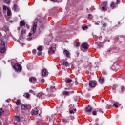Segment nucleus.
<instances>
[{"instance_id": "obj_1", "label": "nucleus", "mask_w": 125, "mask_h": 125, "mask_svg": "<svg viewBox=\"0 0 125 125\" xmlns=\"http://www.w3.org/2000/svg\"><path fill=\"white\" fill-rule=\"evenodd\" d=\"M4 42H6V38H5L2 39L0 42V52H1V53H3L6 50L5 43H4Z\"/></svg>"}, {"instance_id": "obj_2", "label": "nucleus", "mask_w": 125, "mask_h": 125, "mask_svg": "<svg viewBox=\"0 0 125 125\" xmlns=\"http://www.w3.org/2000/svg\"><path fill=\"white\" fill-rule=\"evenodd\" d=\"M13 68H14L15 72H17V73H20V72L22 71L21 65L19 63L15 64L13 66Z\"/></svg>"}, {"instance_id": "obj_3", "label": "nucleus", "mask_w": 125, "mask_h": 125, "mask_svg": "<svg viewBox=\"0 0 125 125\" xmlns=\"http://www.w3.org/2000/svg\"><path fill=\"white\" fill-rule=\"evenodd\" d=\"M55 50H56V45L55 44H53L51 47L49 48L48 53L49 54L50 53H54L55 52Z\"/></svg>"}, {"instance_id": "obj_4", "label": "nucleus", "mask_w": 125, "mask_h": 125, "mask_svg": "<svg viewBox=\"0 0 125 125\" xmlns=\"http://www.w3.org/2000/svg\"><path fill=\"white\" fill-rule=\"evenodd\" d=\"M37 25H38V23L37 22H34L33 24L32 28L31 29V31L32 32L33 35H35V33H36Z\"/></svg>"}, {"instance_id": "obj_5", "label": "nucleus", "mask_w": 125, "mask_h": 125, "mask_svg": "<svg viewBox=\"0 0 125 125\" xmlns=\"http://www.w3.org/2000/svg\"><path fill=\"white\" fill-rule=\"evenodd\" d=\"M96 83L97 82L95 81H92L89 83V86L90 87H95L96 86Z\"/></svg>"}, {"instance_id": "obj_6", "label": "nucleus", "mask_w": 125, "mask_h": 125, "mask_svg": "<svg viewBox=\"0 0 125 125\" xmlns=\"http://www.w3.org/2000/svg\"><path fill=\"white\" fill-rule=\"evenodd\" d=\"M85 110L87 113H89L92 111V107L91 106L88 105L85 108Z\"/></svg>"}, {"instance_id": "obj_7", "label": "nucleus", "mask_w": 125, "mask_h": 125, "mask_svg": "<svg viewBox=\"0 0 125 125\" xmlns=\"http://www.w3.org/2000/svg\"><path fill=\"white\" fill-rule=\"evenodd\" d=\"M99 82L101 84H103V83H104L105 82V79L103 77L100 78L99 79Z\"/></svg>"}, {"instance_id": "obj_8", "label": "nucleus", "mask_w": 125, "mask_h": 125, "mask_svg": "<svg viewBox=\"0 0 125 125\" xmlns=\"http://www.w3.org/2000/svg\"><path fill=\"white\" fill-rule=\"evenodd\" d=\"M38 114H39V110L37 109L31 112V115H32V116H35V115H38Z\"/></svg>"}, {"instance_id": "obj_9", "label": "nucleus", "mask_w": 125, "mask_h": 125, "mask_svg": "<svg viewBox=\"0 0 125 125\" xmlns=\"http://www.w3.org/2000/svg\"><path fill=\"white\" fill-rule=\"evenodd\" d=\"M82 46L84 49H87L88 48V44L86 43H83L82 44Z\"/></svg>"}, {"instance_id": "obj_10", "label": "nucleus", "mask_w": 125, "mask_h": 125, "mask_svg": "<svg viewBox=\"0 0 125 125\" xmlns=\"http://www.w3.org/2000/svg\"><path fill=\"white\" fill-rule=\"evenodd\" d=\"M63 54H64V55H66L68 57H69L70 56V52H69L67 50H64L63 51Z\"/></svg>"}, {"instance_id": "obj_11", "label": "nucleus", "mask_w": 125, "mask_h": 125, "mask_svg": "<svg viewBox=\"0 0 125 125\" xmlns=\"http://www.w3.org/2000/svg\"><path fill=\"white\" fill-rule=\"evenodd\" d=\"M13 8L15 11H18V10H19V8L18 7V6L16 4H15L14 5Z\"/></svg>"}, {"instance_id": "obj_12", "label": "nucleus", "mask_w": 125, "mask_h": 125, "mask_svg": "<svg viewBox=\"0 0 125 125\" xmlns=\"http://www.w3.org/2000/svg\"><path fill=\"white\" fill-rule=\"evenodd\" d=\"M7 14L8 16H10V15H11V10L10 9V8H9V7L7 8Z\"/></svg>"}, {"instance_id": "obj_13", "label": "nucleus", "mask_w": 125, "mask_h": 125, "mask_svg": "<svg viewBox=\"0 0 125 125\" xmlns=\"http://www.w3.org/2000/svg\"><path fill=\"white\" fill-rule=\"evenodd\" d=\"M62 94L63 95H70V92L67 91H63Z\"/></svg>"}, {"instance_id": "obj_14", "label": "nucleus", "mask_w": 125, "mask_h": 125, "mask_svg": "<svg viewBox=\"0 0 125 125\" xmlns=\"http://www.w3.org/2000/svg\"><path fill=\"white\" fill-rule=\"evenodd\" d=\"M15 120L17 123H19L20 122V117L19 116H15Z\"/></svg>"}, {"instance_id": "obj_15", "label": "nucleus", "mask_w": 125, "mask_h": 125, "mask_svg": "<svg viewBox=\"0 0 125 125\" xmlns=\"http://www.w3.org/2000/svg\"><path fill=\"white\" fill-rule=\"evenodd\" d=\"M42 74L43 76H45V75H46V70H45V69H43L42 71Z\"/></svg>"}, {"instance_id": "obj_16", "label": "nucleus", "mask_w": 125, "mask_h": 125, "mask_svg": "<svg viewBox=\"0 0 125 125\" xmlns=\"http://www.w3.org/2000/svg\"><path fill=\"white\" fill-rule=\"evenodd\" d=\"M25 25H26V23H25V22H24L23 21H21L20 26L23 27V26H25Z\"/></svg>"}, {"instance_id": "obj_17", "label": "nucleus", "mask_w": 125, "mask_h": 125, "mask_svg": "<svg viewBox=\"0 0 125 125\" xmlns=\"http://www.w3.org/2000/svg\"><path fill=\"white\" fill-rule=\"evenodd\" d=\"M23 96L25 98H29L30 97V94H29L28 93H26L24 94Z\"/></svg>"}, {"instance_id": "obj_18", "label": "nucleus", "mask_w": 125, "mask_h": 125, "mask_svg": "<svg viewBox=\"0 0 125 125\" xmlns=\"http://www.w3.org/2000/svg\"><path fill=\"white\" fill-rule=\"evenodd\" d=\"M21 109H22V110H25V109H27V106L22 104L21 105Z\"/></svg>"}, {"instance_id": "obj_19", "label": "nucleus", "mask_w": 125, "mask_h": 125, "mask_svg": "<svg viewBox=\"0 0 125 125\" xmlns=\"http://www.w3.org/2000/svg\"><path fill=\"white\" fill-rule=\"evenodd\" d=\"M26 34V30L25 29H22L21 30V37H23V35H25Z\"/></svg>"}, {"instance_id": "obj_20", "label": "nucleus", "mask_w": 125, "mask_h": 125, "mask_svg": "<svg viewBox=\"0 0 125 125\" xmlns=\"http://www.w3.org/2000/svg\"><path fill=\"white\" fill-rule=\"evenodd\" d=\"M10 2H11V0H5V3H6V4H10Z\"/></svg>"}, {"instance_id": "obj_21", "label": "nucleus", "mask_w": 125, "mask_h": 125, "mask_svg": "<svg viewBox=\"0 0 125 125\" xmlns=\"http://www.w3.org/2000/svg\"><path fill=\"white\" fill-rule=\"evenodd\" d=\"M36 78L35 77H31V78H29V82H32L33 81H36Z\"/></svg>"}, {"instance_id": "obj_22", "label": "nucleus", "mask_w": 125, "mask_h": 125, "mask_svg": "<svg viewBox=\"0 0 125 125\" xmlns=\"http://www.w3.org/2000/svg\"><path fill=\"white\" fill-rule=\"evenodd\" d=\"M99 111L100 112L103 113V111H102V109H98V108L96 109V112H99Z\"/></svg>"}, {"instance_id": "obj_23", "label": "nucleus", "mask_w": 125, "mask_h": 125, "mask_svg": "<svg viewBox=\"0 0 125 125\" xmlns=\"http://www.w3.org/2000/svg\"><path fill=\"white\" fill-rule=\"evenodd\" d=\"M114 5H115V3L112 2L110 5L111 7H112V9H114Z\"/></svg>"}, {"instance_id": "obj_24", "label": "nucleus", "mask_w": 125, "mask_h": 125, "mask_svg": "<svg viewBox=\"0 0 125 125\" xmlns=\"http://www.w3.org/2000/svg\"><path fill=\"white\" fill-rule=\"evenodd\" d=\"M63 65H64L65 67H68L69 66V63H68V62H63Z\"/></svg>"}, {"instance_id": "obj_25", "label": "nucleus", "mask_w": 125, "mask_h": 125, "mask_svg": "<svg viewBox=\"0 0 125 125\" xmlns=\"http://www.w3.org/2000/svg\"><path fill=\"white\" fill-rule=\"evenodd\" d=\"M20 100H18L16 102V105H18V106H19V105L20 104Z\"/></svg>"}, {"instance_id": "obj_26", "label": "nucleus", "mask_w": 125, "mask_h": 125, "mask_svg": "<svg viewBox=\"0 0 125 125\" xmlns=\"http://www.w3.org/2000/svg\"><path fill=\"white\" fill-rule=\"evenodd\" d=\"M74 107V105L73 104H70L69 106V110H72L73 109Z\"/></svg>"}, {"instance_id": "obj_27", "label": "nucleus", "mask_w": 125, "mask_h": 125, "mask_svg": "<svg viewBox=\"0 0 125 125\" xmlns=\"http://www.w3.org/2000/svg\"><path fill=\"white\" fill-rule=\"evenodd\" d=\"M125 86H122V87H121V91H122V92H124V91H125Z\"/></svg>"}, {"instance_id": "obj_28", "label": "nucleus", "mask_w": 125, "mask_h": 125, "mask_svg": "<svg viewBox=\"0 0 125 125\" xmlns=\"http://www.w3.org/2000/svg\"><path fill=\"white\" fill-rule=\"evenodd\" d=\"M118 103H115L113 104V106H114L115 108H118Z\"/></svg>"}, {"instance_id": "obj_29", "label": "nucleus", "mask_w": 125, "mask_h": 125, "mask_svg": "<svg viewBox=\"0 0 125 125\" xmlns=\"http://www.w3.org/2000/svg\"><path fill=\"white\" fill-rule=\"evenodd\" d=\"M66 83H72V80L71 79H68L67 81H66Z\"/></svg>"}, {"instance_id": "obj_30", "label": "nucleus", "mask_w": 125, "mask_h": 125, "mask_svg": "<svg viewBox=\"0 0 125 125\" xmlns=\"http://www.w3.org/2000/svg\"><path fill=\"white\" fill-rule=\"evenodd\" d=\"M87 26H86L82 27L83 30L84 31H85V30H87Z\"/></svg>"}, {"instance_id": "obj_31", "label": "nucleus", "mask_w": 125, "mask_h": 125, "mask_svg": "<svg viewBox=\"0 0 125 125\" xmlns=\"http://www.w3.org/2000/svg\"><path fill=\"white\" fill-rule=\"evenodd\" d=\"M37 50L39 51H42V46H40L39 47L37 48Z\"/></svg>"}, {"instance_id": "obj_32", "label": "nucleus", "mask_w": 125, "mask_h": 125, "mask_svg": "<svg viewBox=\"0 0 125 125\" xmlns=\"http://www.w3.org/2000/svg\"><path fill=\"white\" fill-rule=\"evenodd\" d=\"M2 112H3L2 111V108H0V117L1 116V115H2Z\"/></svg>"}, {"instance_id": "obj_33", "label": "nucleus", "mask_w": 125, "mask_h": 125, "mask_svg": "<svg viewBox=\"0 0 125 125\" xmlns=\"http://www.w3.org/2000/svg\"><path fill=\"white\" fill-rule=\"evenodd\" d=\"M42 51H39L38 52V55H42Z\"/></svg>"}, {"instance_id": "obj_34", "label": "nucleus", "mask_w": 125, "mask_h": 125, "mask_svg": "<svg viewBox=\"0 0 125 125\" xmlns=\"http://www.w3.org/2000/svg\"><path fill=\"white\" fill-rule=\"evenodd\" d=\"M92 114L93 115V116H96L97 115L96 111H93Z\"/></svg>"}, {"instance_id": "obj_35", "label": "nucleus", "mask_w": 125, "mask_h": 125, "mask_svg": "<svg viewBox=\"0 0 125 125\" xmlns=\"http://www.w3.org/2000/svg\"><path fill=\"white\" fill-rule=\"evenodd\" d=\"M102 75L103 76H106V75H107V73H106V72L104 71V72H102Z\"/></svg>"}, {"instance_id": "obj_36", "label": "nucleus", "mask_w": 125, "mask_h": 125, "mask_svg": "<svg viewBox=\"0 0 125 125\" xmlns=\"http://www.w3.org/2000/svg\"><path fill=\"white\" fill-rule=\"evenodd\" d=\"M29 92H30V93H33V94H35V91H33L32 90H30Z\"/></svg>"}, {"instance_id": "obj_37", "label": "nucleus", "mask_w": 125, "mask_h": 125, "mask_svg": "<svg viewBox=\"0 0 125 125\" xmlns=\"http://www.w3.org/2000/svg\"><path fill=\"white\" fill-rule=\"evenodd\" d=\"M32 52L33 53H34V54L37 53V50L36 49L33 50Z\"/></svg>"}, {"instance_id": "obj_38", "label": "nucleus", "mask_w": 125, "mask_h": 125, "mask_svg": "<svg viewBox=\"0 0 125 125\" xmlns=\"http://www.w3.org/2000/svg\"><path fill=\"white\" fill-rule=\"evenodd\" d=\"M3 10H6V9H7V8L6 7V6H3Z\"/></svg>"}, {"instance_id": "obj_39", "label": "nucleus", "mask_w": 125, "mask_h": 125, "mask_svg": "<svg viewBox=\"0 0 125 125\" xmlns=\"http://www.w3.org/2000/svg\"><path fill=\"white\" fill-rule=\"evenodd\" d=\"M102 9L103 11H105V10H106V8H105V7H103Z\"/></svg>"}, {"instance_id": "obj_40", "label": "nucleus", "mask_w": 125, "mask_h": 125, "mask_svg": "<svg viewBox=\"0 0 125 125\" xmlns=\"http://www.w3.org/2000/svg\"><path fill=\"white\" fill-rule=\"evenodd\" d=\"M69 113H70V114H74V111H73V110H70V111H69Z\"/></svg>"}, {"instance_id": "obj_41", "label": "nucleus", "mask_w": 125, "mask_h": 125, "mask_svg": "<svg viewBox=\"0 0 125 125\" xmlns=\"http://www.w3.org/2000/svg\"><path fill=\"white\" fill-rule=\"evenodd\" d=\"M51 1H53V2H56L57 1V0H51Z\"/></svg>"}, {"instance_id": "obj_42", "label": "nucleus", "mask_w": 125, "mask_h": 125, "mask_svg": "<svg viewBox=\"0 0 125 125\" xmlns=\"http://www.w3.org/2000/svg\"><path fill=\"white\" fill-rule=\"evenodd\" d=\"M117 0V4H119L120 3V0Z\"/></svg>"}, {"instance_id": "obj_43", "label": "nucleus", "mask_w": 125, "mask_h": 125, "mask_svg": "<svg viewBox=\"0 0 125 125\" xmlns=\"http://www.w3.org/2000/svg\"><path fill=\"white\" fill-rule=\"evenodd\" d=\"M76 46H77V47L80 46V43H76Z\"/></svg>"}, {"instance_id": "obj_44", "label": "nucleus", "mask_w": 125, "mask_h": 125, "mask_svg": "<svg viewBox=\"0 0 125 125\" xmlns=\"http://www.w3.org/2000/svg\"><path fill=\"white\" fill-rule=\"evenodd\" d=\"M42 83H44V80L43 79L41 80Z\"/></svg>"}, {"instance_id": "obj_45", "label": "nucleus", "mask_w": 125, "mask_h": 125, "mask_svg": "<svg viewBox=\"0 0 125 125\" xmlns=\"http://www.w3.org/2000/svg\"><path fill=\"white\" fill-rule=\"evenodd\" d=\"M27 41H31V40H32V38H27Z\"/></svg>"}, {"instance_id": "obj_46", "label": "nucleus", "mask_w": 125, "mask_h": 125, "mask_svg": "<svg viewBox=\"0 0 125 125\" xmlns=\"http://www.w3.org/2000/svg\"><path fill=\"white\" fill-rule=\"evenodd\" d=\"M104 27H106L107 26V24L106 23H104L103 24Z\"/></svg>"}, {"instance_id": "obj_47", "label": "nucleus", "mask_w": 125, "mask_h": 125, "mask_svg": "<svg viewBox=\"0 0 125 125\" xmlns=\"http://www.w3.org/2000/svg\"><path fill=\"white\" fill-rule=\"evenodd\" d=\"M14 125H18V124L16 122H14Z\"/></svg>"}, {"instance_id": "obj_48", "label": "nucleus", "mask_w": 125, "mask_h": 125, "mask_svg": "<svg viewBox=\"0 0 125 125\" xmlns=\"http://www.w3.org/2000/svg\"><path fill=\"white\" fill-rule=\"evenodd\" d=\"M104 5H105V6H107V3H104Z\"/></svg>"}, {"instance_id": "obj_49", "label": "nucleus", "mask_w": 125, "mask_h": 125, "mask_svg": "<svg viewBox=\"0 0 125 125\" xmlns=\"http://www.w3.org/2000/svg\"><path fill=\"white\" fill-rule=\"evenodd\" d=\"M9 100H10V99H8L6 100V102H9Z\"/></svg>"}, {"instance_id": "obj_50", "label": "nucleus", "mask_w": 125, "mask_h": 125, "mask_svg": "<svg viewBox=\"0 0 125 125\" xmlns=\"http://www.w3.org/2000/svg\"><path fill=\"white\" fill-rule=\"evenodd\" d=\"M95 24V25H99V23L98 22H96Z\"/></svg>"}, {"instance_id": "obj_51", "label": "nucleus", "mask_w": 125, "mask_h": 125, "mask_svg": "<svg viewBox=\"0 0 125 125\" xmlns=\"http://www.w3.org/2000/svg\"><path fill=\"white\" fill-rule=\"evenodd\" d=\"M26 28H27V29H29V28H30V27H29V25H26Z\"/></svg>"}, {"instance_id": "obj_52", "label": "nucleus", "mask_w": 125, "mask_h": 125, "mask_svg": "<svg viewBox=\"0 0 125 125\" xmlns=\"http://www.w3.org/2000/svg\"><path fill=\"white\" fill-rule=\"evenodd\" d=\"M31 36H32V33H29V37H31Z\"/></svg>"}, {"instance_id": "obj_53", "label": "nucleus", "mask_w": 125, "mask_h": 125, "mask_svg": "<svg viewBox=\"0 0 125 125\" xmlns=\"http://www.w3.org/2000/svg\"><path fill=\"white\" fill-rule=\"evenodd\" d=\"M71 68H72V69H75V67H74L73 65H72Z\"/></svg>"}, {"instance_id": "obj_54", "label": "nucleus", "mask_w": 125, "mask_h": 125, "mask_svg": "<svg viewBox=\"0 0 125 125\" xmlns=\"http://www.w3.org/2000/svg\"><path fill=\"white\" fill-rule=\"evenodd\" d=\"M88 16H89V18H90V16H91V14H89Z\"/></svg>"}, {"instance_id": "obj_55", "label": "nucleus", "mask_w": 125, "mask_h": 125, "mask_svg": "<svg viewBox=\"0 0 125 125\" xmlns=\"http://www.w3.org/2000/svg\"><path fill=\"white\" fill-rule=\"evenodd\" d=\"M113 89L114 90H115V86H113Z\"/></svg>"}, {"instance_id": "obj_56", "label": "nucleus", "mask_w": 125, "mask_h": 125, "mask_svg": "<svg viewBox=\"0 0 125 125\" xmlns=\"http://www.w3.org/2000/svg\"><path fill=\"white\" fill-rule=\"evenodd\" d=\"M21 46H23V45H24L23 43H21Z\"/></svg>"}, {"instance_id": "obj_57", "label": "nucleus", "mask_w": 125, "mask_h": 125, "mask_svg": "<svg viewBox=\"0 0 125 125\" xmlns=\"http://www.w3.org/2000/svg\"><path fill=\"white\" fill-rule=\"evenodd\" d=\"M70 92H71V93H74V91H71Z\"/></svg>"}, {"instance_id": "obj_58", "label": "nucleus", "mask_w": 125, "mask_h": 125, "mask_svg": "<svg viewBox=\"0 0 125 125\" xmlns=\"http://www.w3.org/2000/svg\"><path fill=\"white\" fill-rule=\"evenodd\" d=\"M18 42H19V43H20V42H19V41L18 40Z\"/></svg>"}, {"instance_id": "obj_59", "label": "nucleus", "mask_w": 125, "mask_h": 125, "mask_svg": "<svg viewBox=\"0 0 125 125\" xmlns=\"http://www.w3.org/2000/svg\"><path fill=\"white\" fill-rule=\"evenodd\" d=\"M10 22H12V21H10Z\"/></svg>"}, {"instance_id": "obj_60", "label": "nucleus", "mask_w": 125, "mask_h": 125, "mask_svg": "<svg viewBox=\"0 0 125 125\" xmlns=\"http://www.w3.org/2000/svg\"><path fill=\"white\" fill-rule=\"evenodd\" d=\"M51 88H53V87H52V86H51Z\"/></svg>"}, {"instance_id": "obj_61", "label": "nucleus", "mask_w": 125, "mask_h": 125, "mask_svg": "<svg viewBox=\"0 0 125 125\" xmlns=\"http://www.w3.org/2000/svg\"><path fill=\"white\" fill-rule=\"evenodd\" d=\"M86 10H88V8H87V9H86Z\"/></svg>"}, {"instance_id": "obj_62", "label": "nucleus", "mask_w": 125, "mask_h": 125, "mask_svg": "<svg viewBox=\"0 0 125 125\" xmlns=\"http://www.w3.org/2000/svg\"><path fill=\"white\" fill-rule=\"evenodd\" d=\"M54 87H55V86H54V87H53V88H54Z\"/></svg>"}, {"instance_id": "obj_63", "label": "nucleus", "mask_w": 125, "mask_h": 125, "mask_svg": "<svg viewBox=\"0 0 125 125\" xmlns=\"http://www.w3.org/2000/svg\"><path fill=\"white\" fill-rule=\"evenodd\" d=\"M76 109H74V111H76Z\"/></svg>"}, {"instance_id": "obj_64", "label": "nucleus", "mask_w": 125, "mask_h": 125, "mask_svg": "<svg viewBox=\"0 0 125 125\" xmlns=\"http://www.w3.org/2000/svg\"><path fill=\"white\" fill-rule=\"evenodd\" d=\"M62 102L63 103V101H62Z\"/></svg>"}]
</instances>
